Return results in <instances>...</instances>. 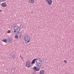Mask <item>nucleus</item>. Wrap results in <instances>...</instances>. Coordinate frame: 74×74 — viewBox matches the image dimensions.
<instances>
[{"instance_id": "9", "label": "nucleus", "mask_w": 74, "mask_h": 74, "mask_svg": "<svg viewBox=\"0 0 74 74\" xmlns=\"http://www.w3.org/2000/svg\"><path fill=\"white\" fill-rule=\"evenodd\" d=\"M29 1L30 3L33 4L34 3V1H35V0H29Z\"/></svg>"}, {"instance_id": "2", "label": "nucleus", "mask_w": 74, "mask_h": 74, "mask_svg": "<svg viewBox=\"0 0 74 74\" xmlns=\"http://www.w3.org/2000/svg\"><path fill=\"white\" fill-rule=\"evenodd\" d=\"M25 42L26 43H29L30 41V38L28 36L26 35L24 38Z\"/></svg>"}, {"instance_id": "8", "label": "nucleus", "mask_w": 74, "mask_h": 74, "mask_svg": "<svg viewBox=\"0 0 74 74\" xmlns=\"http://www.w3.org/2000/svg\"><path fill=\"white\" fill-rule=\"evenodd\" d=\"M18 34L19 35L18 36L17 35H16L15 36V38H17V39H18V37H19V38H21V36H22V35L21 34V33L19 34V33H18Z\"/></svg>"}, {"instance_id": "5", "label": "nucleus", "mask_w": 74, "mask_h": 74, "mask_svg": "<svg viewBox=\"0 0 74 74\" xmlns=\"http://www.w3.org/2000/svg\"><path fill=\"white\" fill-rule=\"evenodd\" d=\"M33 69L36 71H38L40 70V69L38 67L35 66L33 68Z\"/></svg>"}, {"instance_id": "12", "label": "nucleus", "mask_w": 74, "mask_h": 74, "mask_svg": "<svg viewBox=\"0 0 74 74\" xmlns=\"http://www.w3.org/2000/svg\"><path fill=\"white\" fill-rule=\"evenodd\" d=\"M44 71L43 70H41L40 71V74H44Z\"/></svg>"}, {"instance_id": "3", "label": "nucleus", "mask_w": 74, "mask_h": 74, "mask_svg": "<svg viewBox=\"0 0 74 74\" xmlns=\"http://www.w3.org/2000/svg\"><path fill=\"white\" fill-rule=\"evenodd\" d=\"M14 33H18L19 32L20 28L19 27L16 25L14 27Z\"/></svg>"}, {"instance_id": "17", "label": "nucleus", "mask_w": 74, "mask_h": 74, "mask_svg": "<svg viewBox=\"0 0 74 74\" xmlns=\"http://www.w3.org/2000/svg\"><path fill=\"white\" fill-rule=\"evenodd\" d=\"M12 57L13 58H14V56H12Z\"/></svg>"}, {"instance_id": "16", "label": "nucleus", "mask_w": 74, "mask_h": 74, "mask_svg": "<svg viewBox=\"0 0 74 74\" xmlns=\"http://www.w3.org/2000/svg\"><path fill=\"white\" fill-rule=\"evenodd\" d=\"M1 11H2V10H0V12H1Z\"/></svg>"}, {"instance_id": "1", "label": "nucleus", "mask_w": 74, "mask_h": 74, "mask_svg": "<svg viewBox=\"0 0 74 74\" xmlns=\"http://www.w3.org/2000/svg\"><path fill=\"white\" fill-rule=\"evenodd\" d=\"M35 61H36V63L38 67H42L43 66V62L41 60H40L39 58L35 59L33 60L32 62V64H33L34 63H35Z\"/></svg>"}, {"instance_id": "18", "label": "nucleus", "mask_w": 74, "mask_h": 74, "mask_svg": "<svg viewBox=\"0 0 74 74\" xmlns=\"http://www.w3.org/2000/svg\"><path fill=\"white\" fill-rule=\"evenodd\" d=\"M33 74H35V73H33Z\"/></svg>"}, {"instance_id": "11", "label": "nucleus", "mask_w": 74, "mask_h": 74, "mask_svg": "<svg viewBox=\"0 0 74 74\" xmlns=\"http://www.w3.org/2000/svg\"><path fill=\"white\" fill-rule=\"evenodd\" d=\"M2 41L3 42H5V43H7V40L6 39H5V38L3 39L2 40Z\"/></svg>"}, {"instance_id": "15", "label": "nucleus", "mask_w": 74, "mask_h": 74, "mask_svg": "<svg viewBox=\"0 0 74 74\" xmlns=\"http://www.w3.org/2000/svg\"><path fill=\"white\" fill-rule=\"evenodd\" d=\"M5 0H0V1L1 2H4V1H5Z\"/></svg>"}, {"instance_id": "4", "label": "nucleus", "mask_w": 74, "mask_h": 74, "mask_svg": "<svg viewBox=\"0 0 74 74\" xmlns=\"http://www.w3.org/2000/svg\"><path fill=\"white\" fill-rule=\"evenodd\" d=\"M25 66L28 68H30L31 67V64L30 63V61L28 60L25 63Z\"/></svg>"}, {"instance_id": "10", "label": "nucleus", "mask_w": 74, "mask_h": 74, "mask_svg": "<svg viewBox=\"0 0 74 74\" xmlns=\"http://www.w3.org/2000/svg\"><path fill=\"white\" fill-rule=\"evenodd\" d=\"M8 41L9 43H11L13 40H12V39H11L10 38H9L8 39Z\"/></svg>"}, {"instance_id": "14", "label": "nucleus", "mask_w": 74, "mask_h": 74, "mask_svg": "<svg viewBox=\"0 0 74 74\" xmlns=\"http://www.w3.org/2000/svg\"><path fill=\"white\" fill-rule=\"evenodd\" d=\"M64 63H67V61H66V60H64Z\"/></svg>"}, {"instance_id": "13", "label": "nucleus", "mask_w": 74, "mask_h": 74, "mask_svg": "<svg viewBox=\"0 0 74 74\" xmlns=\"http://www.w3.org/2000/svg\"><path fill=\"white\" fill-rule=\"evenodd\" d=\"M8 33H11V31L10 30H8L7 31Z\"/></svg>"}, {"instance_id": "7", "label": "nucleus", "mask_w": 74, "mask_h": 74, "mask_svg": "<svg viewBox=\"0 0 74 74\" xmlns=\"http://www.w3.org/2000/svg\"><path fill=\"white\" fill-rule=\"evenodd\" d=\"M1 5L2 7H6L7 6V3H6L5 2H4L1 4Z\"/></svg>"}, {"instance_id": "6", "label": "nucleus", "mask_w": 74, "mask_h": 74, "mask_svg": "<svg viewBox=\"0 0 74 74\" xmlns=\"http://www.w3.org/2000/svg\"><path fill=\"white\" fill-rule=\"evenodd\" d=\"M46 1L49 5H52V0H46Z\"/></svg>"}]
</instances>
